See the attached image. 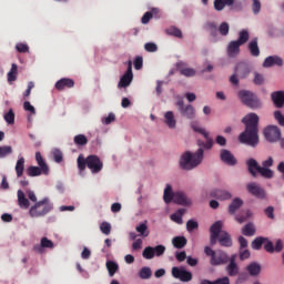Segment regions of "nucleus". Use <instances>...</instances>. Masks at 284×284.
Instances as JSON below:
<instances>
[{"mask_svg": "<svg viewBox=\"0 0 284 284\" xmlns=\"http://www.w3.org/2000/svg\"><path fill=\"white\" fill-rule=\"evenodd\" d=\"M29 199V200H28ZM30 201L36 203L30 207ZM18 205L22 210H29V214L32 219H39L45 216L49 212H52L53 204L50 202L49 197H44L37 202V194L34 191L27 190L26 193L21 190H18Z\"/></svg>", "mask_w": 284, "mask_h": 284, "instance_id": "f257e3e1", "label": "nucleus"}, {"mask_svg": "<svg viewBox=\"0 0 284 284\" xmlns=\"http://www.w3.org/2000/svg\"><path fill=\"white\" fill-rule=\"evenodd\" d=\"M203 149H197L195 152L185 151L179 158V168L184 172H192L203 163Z\"/></svg>", "mask_w": 284, "mask_h": 284, "instance_id": "f03ea898", "label": "nucleus"}, {"mask_svg": "<svg viewBox=\"0 0 284 284\" xmlns=\"http://www.w3.org/2000/svg\"><path fill=\"white\" fill-rule=\"evenodd\" d=\"M77 163L80 176H85V168L90 170L91 174H99L103 170V162L97 155H89L85 159L83 154H80Z\"/></svg>", "mask_w": 284, "mask_h": 284, "instance_id": "7ed1b4c3", "label": "nucleus"}, {"mask_svg": "<svg viewBox=\"0 0 284 284\" xmlns=\"http://www.w3.org/2000/svg\"><path fill=\"white\" fill-rule=\"evenodd\" d=\"M223 230V222L217 221L210 227V243L211 245H216V241L219 240L220 245L222 247H232V237L229 235L227 232L221 231Z\"/></svg>", "mask_w": 284, "mask_h": 284, "instance_id": "20e7f679", "label": "nucleus"}, {"mask_svg": "<svg viewBox=\"0 0 284 284\" xmlns=\"http://www.w3.org/2000/svg\"><path fill=\"white\" fill-rule=\"evenodd\" d=\"M237 98L244 105L251 108V110H260V108H263V102H261L258 97L252 91L240 90L237 92Z\"/></svg>", "mask_w": 284, "mask_h": 284, "instance_id": "39448f33", "label": "nucleus"}, {"mask_svg": "<svg viewBox=\"0 0 284 284\" xmlns=\"http://www.w3.org/2000/svg\"><path fill=\"white\" fill-rule=\"evenodd\" d=\"M36 161L38 166H29L27 170L28 176H41V174L48 176L50 174V168L45 163L41 152H36Z\"/></svg>", "mask_w": 284, "mask_h": 284, "instance_id": "423d86ee", "label": "nucleus"}, {"mask_svg": "<svg viewBox=\"0 0 284 284\" xmlns=\"http://www.w3.org/2000/svg\"><path fill=\"white\" fill-rule=\"evenodd\" d=\"M239 141L244 145L256 148L258 145V129L245 128V131L240 134Z\"/></svg>", "mask_w": 284, "mask_h": 284, "instance_id": "0eeeda50", "label": "nucleus"}, {"mask_svg": "<svg viewBox=\"0 0 284 284\" xmlns=\"http://www.w3.org/2000/svg\"><path fill=\"white\" fill-rule=\"evenodd\" d=\"M175 105L182 119H186L187 121H194L196 119V109L192 104H185L183 100H178Z\"/></svg>", "mask_w": 284, "mask_h": 284, "instance_id": "6e6552de", "label": "nucleus"}, {"mask_svg": "<svg viewBox=\"0 0 284 284\" xmlns=\"http://www.w3.org/2000/svg\"><path fill=\"white\" fill-rule=\"evenodd\" d=\"M264 139L268 143H278L281 139V129L276 125H268L263 130Z\"/></svg>", "mask_w": 284, "mask_h": 284, "instance_id": "1a4fd4ad", "label": "nucleus"}, {"mask_svg": "<svg viewBox=\"0 0 284 284\" xmlns=\"http://www.w3.org/2000/svg\"><path fill=\"white\" fill-rule=\"evenodd\" d=\"M171 274L173 278H178L182 283H190L192 281V272L187 271L185 266H173Z\"/></svg>", "mask_w": 284, "mask_h": 284, "instance_id": "9d476101", "label": "nucleus"}, {"mask_svg": "<svg viewBox=\"0 0 284 284\" xmlns=\"http://www.w3.org/2000/svg\"><path fill=\"white\" fill-rule=\"evenodd\" d=\"M165 254V246L164 245H158V246H148L143 250L142 256L146 261H152L154 256H163Z\"/></svg>", "mask_w": 284, "mask_h": 284, "instance_id": "9b49d317", "label": "nucleus"}, {"mask_svg": "<svg viewBox=\"0 0 284 284\" xmlns=\"http://www.w3.org/2000/svg\"><path fill=\"white\" fill-rule=\"evenodd\" d=\"M246 192H248V194H252V196H255V199H261V200L267 199V193L265 192V189H263L256 182L247 183Z\"/></svg>", "mask_w": 284, "mask_h": 284, "instance_id": "f8f14e48", "label": "nucleus"}, {"mask_svg": "<svg viewBox=\"0 0 284 284\" xmlns=\"http://www.w3.org/2000/svg\"><path fill=\"white\" fill-rule=\"evenodd\" d=\"M272 165H274V158L268 156L266 160L262 161V166L260 169V174L263 179H274V171H272Z\"/></svg>", "mask_w": 284, "mask_h": 284, "instance_id": "ddd939ff", "label": "nucleus"}, {"mask_svg": "<svg viewBox=\"0 0 284 284\" xmlns=\"http://www.w3.org/2000/svg\"><path fill=\"white\" fill-rule=\"evenodd\" d=\"M48 250H54V242L48 237H41L40 243L33 246L36 254H45Z\"/></svg>", "mask_w": 284, "mask_h": 284, "instance_id": "4468645a", "label": "nucleus"}, {"mask_svg": "<svg viewBox=\"0 0 284 284\" xmlns=\"http://www.w3.org/2000/svg\"><path fill=\"white\" fill-rule=\"evenodd\" d=\"M220 160L222 161V163H224L225 165H230L231 168L239 163L236 156H234V153H232V151L227 149L220 150Z\"/></svg>", "mask_w": 284, "mask_h": 284, "instance_id": "2eb2a0df", "label": "nucleus"}, {"mask_svg": "<svg viewBox=\"0 0 284 284\" xmlns=\"http://www.w3.org/2000/svg\"><path fill=\"white\" fill-rule=\"evenodd\" d=\"M133 79H134V74L132 73V61H129L128 70L121 77V79L118 83V88H129V85L132 83Z\"/></svg>", "mask_w": 284, "mask_h": 284, "instance_id": "dca6fc26", "label": "nucleus"}, {"mask_svg": "<svg viewBox=\"0 0 284 284\" xmlns=\"http://www.w3.org/2000/svg\"><path fill=\"white\" fill-rule=\"evenodd\" d=\"M246 129L258 130V115L256 113H248L243 119Z\"/></svg>", "mask_w": 284, "mask_h": 284, "instance_id": "f3484780", "label": "nucleus"}, {"mask_svg": "<svg viewBox=\"0 0 284 284\" xmlns=\"http://www.w3.org/2000/svg\"><path fill=\"white\" fill-rule=\"evenodd\" d=\"M210 196L212 199H217V201H230V199H232V192L227 190L213 189L210 191Z\"/></svg>", "mask_w": 284, "mask_h": 284, "instance_id": "a211bd4d", "label": "nucleus"}, {"mask_svg": "<svg viewBox=\"0 0 284 284\" xmlns=\"http://www.w3.org/2000/svg\"><path fill=\"white\" fill-rule=\"evenodd\" d=\"M283 242L281 240H276L275 241V245L272 241H267L265 244H264V250L265 252H268V254H280V252H283Z\"/></svg>", "mask_w": 284, "mask_h": 284, "instance_id": "6ab92c4d", "label": "nucleus"}, {"mask_svg": "<svg viewBox=\"0 0 284 284\" xmlns=\"http://www.w3.org/2000/svg\"><path fill=\"white\" fill-rule=\"evenodd\" d=\"M164 124L169 130H176V114H174V111H165L163 113Z\"/></svg>", "mask_w": 284, "mask_h": 284, "instance_id": "aec40b11", "label": "nucleus"}, {"mask_svg": "<svg viewBox=\"0 0 284 284\" xmlns=\"http://www.w3.org/2000/svg\"><path fill=\"white\" fill-rule=\"evenodd\" d=\"M173 203H178V205H191L192 199L185 194L183 191H176L174 195Z\"/></svg>", "mask_w": 284, "mask_h": 284, "instance_id": "412c9836", "label": "nucleus"}, {"mask_svg": "<svg viewBox=\"0 0 284 284\" xmlns=\"http://www.w3.org/2000/svg\"><path fill=\"white\" fill-rule=\"evenodd\" d=\"M241 45L236 40H233L229 43L227 49H226V54L231 59H234L235 57H239L241 53Z\"/></svg>", "mask_w": 284, "mask_h": 284, "instance_id": "4be33fe9", "label": "nucleus"}, {"mask_svg": "<svg viewBox=\"0 0 284 284\" xmlns=\"http://www.w3.org/2000/svg\"><path fill=\"white\" fill-rule=\"evenodd\" d=\"M204 30L211 34L213 41H217L219 37V26L214 21H209L204 24Z\"/></svg>", "mask_w": 284, "mask_h": 284, "instance_id": "5701e85b", "label": "nucleus"}, {"mask_svg": "<svg viewBox=\"0 0 284 284\" xmlns=\"http://www.w3.org/2000/svg\"><path fill=\"white\" fill-rule=\"evenodd\" d=\"M246 166L253 176H257V174H261V165L258 164V161L254 160L253 158L246 160Z\"/></svg>", "mask_w": 284, "mask_h": 284, "instance_id": "b1692460", "label": "nucleus"}, {"mask_svg": "<svg viewBox=\"0 0 284 284\" xmlns=\"http://www.w3.org/2000/svg\"><path fill=\"white\" fill-rule=\"evenodd\" d=\"M263 68H274V65H283V59L278 55H270L264 59Z\"/></svg>", "mask_w": 284, "mask_h": 284, "instance_id": "393cba45", "label": "nucleus"}, {"mask_svg": "<svg viewBox=\"0 0 284 284\" xmlns=\"http://www.w3.org/2000/svg\"><path fill=\"white\" fill-rule=\"evenodd\" d=\"M230 257L225 252L217 251L215 252V256L211 258V265H223V263H227Z\"/></svg>", "mask_w": 284, "mask_h": 284, "instance_id": "a878e982", "label": "nucleus"}, {"mask_svg": "<svg viewBox=\"0 0 284 284\" xmlns=\"http://www.w3.org/2000/svg\"><path fill=\"white\" fill-rule=\"evenodd\" d=\"M245 202L241 197H234L231 203L229 204L227 212L229 214H236Z\"/></svg>", "mask_w": 284, "mask_h": 284, "instance_id": "bb28decb", "label": "nucleus"}, {"mask_svg": "<svg viewBox=\"0 0 284 284\" xmlns=\"http://www.w3.org/2000/svg\"><path fill=\"white\" fill-rule=\"evenodd\" d=\"M229 276H236L239 274V264H236V255L230 257V264L226 266Z\"/></svg>", "mask_w": 284, "mask_h": 284, "instance_id": "cd10ccee", "label": "nucleus"}, {"mask_svg": "<svg viewBox=\"0 0 284 284\" xmlns=\"http://www.w3.org/2000/svg\"><path fill=\"white\" fill-rule=\"evenodd\" d=\"M271 99L276 108H283L284 105V92L275 91L272 93Z\"/></svg>", "mask_w": 284, "mask_h": 284, "instance_id": "c85d7f7f", "label": "nucleus"}, {"mask_svg": "<svg viewBox=\"0 0 284 284\" xmlns=\"http://www.w3.org/2000/svg\"><path fill=\"white\" fill-rule=\"evenodd\" d=\"M65 88H74V80L69 78H62L55 83L57 90H65Z\"/></svg>", "mask_w": 284, "mask_h": 284, "instance_id": "c756f323", "label": "nucleus"}, {"mask_svg": "<svg viewBox=\"0 0 284 284\" xmlns=\"http://www.w3.org/2000/svg\"><path fill=\"white\" fill-rule=\"evenodd\" d=\"M175 192L172 190L171 184H166L163 193V201L166 204L174 202Z\"/></svg>", "mask_w": 284, "mask_h": 284, "instance_id": "7c9ffc66", "label": "nucleus"}, {"mask_svg": "<svg viewBox=\"0 0 284 284\" xmlns=\"http://www.w3.org/2000/svg\"><path fill=\"white\" fill-rule=\"evenodd\" d=\"M135 232L143 239L150 236V229H148V221H144L135 226Z\"/></svg>", "mask_w": 284, "mask_h": 284, "instance_id": "2f4dec72", "label": "nucleus"}, {"mask_svg": "<svg viewBox=\"0 0 284 284\" xmlns=\"http://www.w3.org/2000/svg\"><path fill=\"white\" fill-rule=\"evenodd\" d=\"M248 50L252 57H260L261 49H258V39L254 38L248 42Z\"/></svg>", "mask_w": 284, "mask_h": 284, "instance_id": "473e14b6", "label": "nucleus"}, {"mask_svg": "<svg viewBox=\"0 0 284 284\" xmlns=\"http://www.w3.org/2000/svg\"><path fill=\"white\" fill-rule=\"evenodd\" d=\"M190 128H191V130H193V132H196L197 134H201L202 136H207V134H210V132H207V130H205V128L201 126V124L197 121H192L190 123Z\"/></svg>", "mask_w": 284, "mask_h": 284, "instance_id": "72a5a7b5", "label": "nucleus"}, {"mask_svg": "<svg viewBox=\"0 0 284 284\" xmlns=\"http://www.w3.org/2000/svg\"><path fill=\"white\" fill-rule=\"evenodd\" d=\"M246 270L251 276H258L261 274V264L252 262L247 265Z\"/></svg>", "mask_w": 284, "mask_h": 284, "instance_id": "f704fd0d", "label": "nucleus"}, {"mask_svg": "<svg viewBox=\"0 0 284 284\" xmlns=\"http://www.w3.org/2000/svg\"><path fill=\"white\" fill-rule=\"evenodd\" d=\"M138 275L140 278H142V281H148V280L152 278V268H150V266H143L139 271Z\"/></svg>", "mask_w": 284, "mask_h": 284, "instance_id": "c9c22d12", "label": "nucleus"}, {"mask_svg": "<svg viewBox=\"0 0 284 284\" xmlns=\"http://www.w3.org/2000/svg\"><path fill=\"white\" fill-rule=\"evenodd\" d=\"M183 214H185L184 209L178 210L175 213L171 215V221L178 223V225H183Z\"/></svg>", "mask_w": 284, "mask_h": 284, "instance_id": "e433bc0d", "label": "nucleus"}, {"mask_svg": "<svg viewBox=\"0 0 284 284\" xmlns=\"http://www.w3.org/2000/svg\"><path fill=\"white\" fill-rule=\"evenodd\" d=\"M172 245L176 247V250H182L184 245H187V239L185 236H175L172 240Z\"/></svg>", "mask_w": 284, "mask_h": 284, "instance_id": "4c0bfd02", "label": "nucleus"}, {"mask_svg": "<svg viewBox=\"0 0 284 284\" xmlns=\"http://www.w3.org/2000/svg\"><path fill=\"white\" fill-rule=\"evenodd\" d=\"M23 170H26V159L19 158L16 163V173L17 176H23Z\"/></svg>", "mask_w": 284, "mask_h": 284, "instance_id": "58836bf2", "label": "nucleus"}, {"mask_svg": "<svg viewBox=\"0 0 284 284\" xmlns=\"http://www.w3.org/2000/svg\"><path fill=\"white\" fill-rule=\"evenodd\" d=\"M106 270L109 272V276H114L116 272H119V264L114 261H106Z\"/></svg>", "mask_w": 284, "mask_h": 284, "instance_id": "ea45409f", "label": "nucleus"}, {"mask_svg": "<svg viewBox=\"0 0 284 284\" xmlns=\"http://www.w3.org/2000/svg\"><path fill=\"white\" fill-rule=\"evenodd\" d=\"M237 41V43L240 45H245V43H247V41H250V32H247V30H242L239 32V39L235 40Z\"/></svg>", "mask_w": 284, "mask_h": 284, "instance_id": "a19ab883", "label": "nucleus"}, {"mask_svg": "<svg viewBox=\"0 0 284 284\" xmlns=\"http://www.w3.org/2000/svg\"><path fill=\"white\" fill-rule=\"evenodd\" d=\"M180 74H182V77H186V78L196 77V69L190 68V67H182L180 69Z\"/></svg>", "mask_w": 284, "mask_h": 284, "instance_id": "79ce46f5", "label": "nucleus"}, {"mask_svg": "<svg viewBox=\"0 0 284 284\" xmlns=\"http://www.w3.org/2000/svg\"><path fill=\"white\" fill-rule=\"evenodd\" d=\"M166 34L170 37H175L176 39H183V32H181V29L176 27H170L165 30Z\"/></svg>", "mask_w": 284, "mask_h": 284, "instance_id": "37998d69", "label": "nucleus"}, {"mask_svg": "<svg viewBox=\"0 0 284 284\" xmlns=\"http://www.w3.org/2000/svg\"><path fill=\"white\" fill-rule=\"evenodd\" d=\"M267 241H270L266 237H257L252 242V248L253 250H261V247H263V245H265V243H267Z\"/></svg>", "mask_w": 284, "mask_h": 284, "instance_id": "c03bdc74", "label": "nucleus"}, {"mask_svg": "<svg viewBox=\"0 0 284 284\" xmlns=\"http://www.w3.org/2000/svg\"><path fill=\"white\" fill-rule=\"evenodd\" d=\"M242 234H244V236H254V234H256V227H254V224L248 223L242 230Z\"/></svg>", "mask_w": 284, "mask_h": 284, "instance_id": "a18cd8bd", "label": "nucleus"}, {"mask_svg": "<svg viewBox=\"0 0 284 284\" xmlns=\"http://www.w3.org/2000/svg\"><path fill=\"white\" fill-rule=\"evenodd\" d=\"M220 34L222 37H227V34H230V23L227 22H222L219 28H217Z\"/></svg>", "mask_w": 284, "mask_h": 284, "instance_id": "49530a36", "label": "nucleus"}, {"mask_svg": "<svg viewBox=\"0 0 284 284\" xmlns=\"http://www.w3.org/2000/svg\"><path fill=\"white\" fill-rule=\"evenodd\" d=\"M114 121H116V115L114 113H109L101 119L102 125H110V123H114Z\"/></svg>", "mask_w": 284, "mask_h": 284, "instance_id": "de8ad7c7", "label": "nucleus"}, {"mask_svg": "<svg viewBox=\"0 0 284 284\" xmlns=\"http://www.w3.org/2000/svg\"><path fill=\"white\" fill-rule=\"evenodd\" d=\"M201 284H230V277L224 276V277L217 278L215 282L203 280Z\"/></svg>", "mask_w": 284, "mask_h": 284, "instance_id": "09e8293b", "label": "nucleus"}, {"mask_svg": "<svg viewBox=\"0 0 284 284\" xmlns=\"http://www.w3.org/2000/svg\"><path fill=\"white\" fill-rule=\"evenodd\" d=\"M12 154V146L3 145L0 146V159H6V156H10Z\"/></svg>", "mask_w": 284, "mask_h": 284, "instance_id": "8fccbe9b", "label": "nucleus"}, {"mask_svg": "<svg viewBox=\"0 0 284 284\" xmlns=\"http://www.w3.org/2000/svg\"><path fill=\"white\" fill-rule=\"evenodd\" d=\"M75 145H88V138L84 134H79L74 136Z\"/></svg>", "mask_w": 284, "mask_h": 284, "instance_id": "3c124183", "label": "nucleus"}, {"mask_svg": "<svg viewBox=\"0 0 284 284\" xmlns=\"http://www.w3.org/2000/svg\"><path fill=\"white\" fill-rule=\"evenodd\" d=\"M17 70H18V67H17V64L13 63L11 65V70L8 72V81L9 82L17 81Z\"/></svg>", "mask_w": 284, "mask_h": 284, "instance_id": "603ef678", "label": "nucleus"}, {"mask_svg": "<svg viewBox=\"0 0 284 284\" xmlns=\"http://www.w3.org/2000/svg\"><path fill=\"white\" fill-rule=\"evenodd\" d=\"M100 231L102 234H105V236L110 235V232H112V225L108 222H102L100 224Z\"/></svg>", "mask_w": 284, "mask_h": 284, "instance_id": "864d4df0", "label": "nucleus"}, {"mask_svg": "<svg viewBox=\"0 0 284 284\" xmlns=\"http://www.w3.org/2000/svg\"><path fill=\"white\" fill-rule=\"evenodd\" d=\"M204 150H212V148H214V140L212 139V136H210V133H206V135H204Z\"/></svg>", "mask_w": 284, "mask_h": 284, "instance_id": "5fc2aeb1", "label": "nucleus"}, {"mask_svg": "<svg viewBox=\"0 0 284 284\" xmlns=\"http://www.w3.org/2000/svg\"><path fill=\"white\" fill-rule=\"evenodd\" d=\"M52 155H53L55 163H61V161H63V153L61 152V150L53 149Z\"/></svg>", "mask_w": 284, "mask_h": 284, "instance_id": "6e6d98bb", "label": "nucleus"}, {"mask_svg": "<svg viewBox=\"0 0 284 284\" xmlns=\"http://www.w3.org/2000/svg\"><path fill=\"white\" fill-rule=\"evenodd\" d=\"M186 230L187 232H194V230H199V222L194 220H189L186 222Z\"/></svg>", "mask_w": 284, "mask_h": 284, "instance_id": "4d7b16f0", "label": "nucleus"}, {"mask_svg": "<svg viewBox=\"0 0 284 284\" xmlns=\"http://www.w3.org/2000/svg\"><path fill=\"white\" fill-rule=\"evenodd\" d=\"M4 121H7L9 125L14 124V111H12V109H10L9 112L4 114Z\"/></svg>", "mask_w": 284, "mask_h": 284, "instance_id": "13d9d810", "label": "nucleus"}, {"mask_svg": "<svg viewBox=\"0 0 284 284\" xmlns=\"http://www.w3.org/2000/svg\"><path fill=\"white\" fill-rule=\"evenodd\" d=\"M144 50L146 52H158L159 51V45L154 42H148L144 44Z\"/></svg>", "mask_w": 284, "mask_h": 284, "instance_id": "bf43d9fd", "label": "nucleus"}, {"mask_svg": "<svg viewBox=\"0 0 284 284\" xmlns=\"http://www.w3.org/2000/svg\"><path fill=\"white\" fill-rule=\"evenodd\" d=\"M214 9L216 12H222V10H225V1L224 0H214Z\"/></svg>", "mask_w": 284, "mask_h": 284, "instance_id": "052dcab7", "label": "nucleus"}, {"mask_svg": "<svg viewBox=\"0 0 284 284\" xmlns=\"http://www.w3.org/2000/svg\"><path fill=\"white\" fill-rule=\"evenodd\" d=\"M253 83H255V85H263L265 83V78L263 74L255 72Z\"/></svg>", "mask_w": 284, "mask_h": 284, "instance_id": "680f3d73", "label": "nucleus"}, {"mask_svg": "<svg viewBox=\"0 0 284 284\" xmlns=\"http://www.w3.org/2000/svg\"><path fill=\"white\" fill-rule=\"evenodd\" d=\"M264 214L271 221H274V219H276V215H274V206H267L266 209H264Z\"/></svg>", "mask_w": 284, "mask_h": 284, "instance_id": "e2e57ef3", "label": "nucleus"}, {"mask_svg": "<svg viewBox=\"0 0 284 284\" xmlns=\"http://www.w3.org/2000/svg\"><path fill=\"white\" fill-rule=\"evenodd\" d=\"M215 143L216 145H220V148H225V145H227V139L223 135H216Z\"/></svg>", "mask_w": 284, "mask_h": 284, "instance_id": "0e129e2a", "label": "nucleus"}, {"mask_svg": "<svg viewBox=\"0 0 284 284\" xmlns=\"http://www.w3.org/2000/svg\"><path fill=\"white\" fill-rule=\"evenodd\" d=\"M274 119L277 121L278 125H282L284 128V115L281 113V111H275L274 112Z\"/></svg>", "mask_w": 284, "mask_h": 284, "instance_id": "69168bd1", "label": "nucleus"}, {"mask_svg": "<svg viewBox=\"0 0 284 284\" xmlns=\"http://www.w3.org/2000/svg\"><path fill=\"white\" fill-rule=\"evenodd\" d=\"M252 10L253 14H258V12H261V0H253Z\"/></svg>", "mask_w": 284, "mask_h": 284, "instance_id": "338daca9", "label": "nucleus"}, {"mask_svg": "<svg viewBox=\"0 0 284 284\" xmlns=\"http://www.w3.org/2000/svg\"><path fill=\"white\" fill-rule=\"evenodd\" d=\"M250 250L247 248H240V260L241 261H245L247 258H250Z\"/></svg>", "mask_w": 284, "mask_h": 284, "instance_id": "774afa93", "label": "nucleus"}]
</instances>
